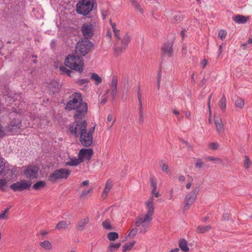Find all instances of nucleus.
<instances>
[{
    "instance_id": "nucleus-34",
    "label": "nucleus",
    "mask_w": 252,
    "mask_h": 252,
    "mask_svg": "<svg viewBox=\"0 0 252 252\" xmlns=\"http://www.w3.org/2000/svg\"><path fill=\"white\" fill-rule=\"evenodd\" d=\"M60 70L62 72V73L66 74L68 76L71 77V74L72 73H73V71H71V70L67 69V68H66L65 67H64L63 66H60Z\"/></svg>"
},
{
    "instance_id": "nucleus-37",
    "label": "nucleus",
    "mask_w": 252,
    "mask_h": 252,
    "mask_svg": "<svg viewBox=\"0 0 252 252\" xmlns=\"http://www.w3.org/2000/svg\"><path fill=\"white\" fill-rule=\"evenodd\" d=\"M118 85V77L117 76H113L112 77V82L111 84V89L117 88Z\"/></svg>"
},
{
    "instance_id": "nucleus-15",
    "label": "nucleus",
    "mask_w": 252,
    "mask_h": 252,
    "mask_svg": "<svg viewBox=\"0 0 252 252\" xmlns=\"http://www.w3.org/2000/svg\"><path fill=\"white\" fill-rule=\"evenodd\" d=\"M94 154V152L92 149H82L80 150L78 157L80 158L83 162L85 159L88 160H90L92 156Z\"/></svg>"
},
{
    "instance_id": "nucleus-29",
    "label": "nucleus",
    "mask_w": 252,
    "mask_h": 252,
    "mask_svg": "<svg viewBox=\"0 0 252 252\" xmlns=\"http://www.w3.org/2000/svg\"><path fill=\"white\" fill-rule=\"evenodd\" d=\"M218 105L220 109L224 111L226 108V98L225 95L223 94V96L221 99L219 101Z\"/></svg>"
},
{
    "instance_id": "nucleus-33",
    "label": "nucleus",
    "mask_w": 252,
    "mask_h": 252,
    "mask_svg": "<svg viewBox=\"0 0 252 252\" xmlns=\"http://www.w3.org/2000/svg\"><path fill=\"white\" fill-rule=\"evenodd\" d=\"M135 244V241H133L128 244H126L123 247V252L130 251Z\"/></svg>"
},
{
    "instance_id": "nucleus-52",
    "label": "nucleus",
    "mask_w": 252,
    "mask_h": 252,
    "mask_svg": "<svg viewBox=\"0 0 252 252\" xmlns=\"http://www.w3.org/2000/svg\"><path fill=\"white\" fill-rule=\"evenodd\" d=\"M112 89V91H111V94H112V101H114V100L115 99V97H116V94H117V88H113V89Z\"/></svg>"
},
{
    "instance_id": "nucleus-16",
    "label": "nucleus",
    "mask_w": 252,
    "mask_h": 252,
    "mask_svg": "<svg viewBox=\"0 0 252 252\" xmlns=\"http://www.w3.org/2000/svg\"><path fill=\"white\" fill-rule=\"evenodd\" d=\"M173 41L165 42L161 48L162 53L167 54L169 57H172L173 55Z\"/></svg>"
},
{
    "instance_id": "nucleus-3",
    "label": "nucleus",
    "mask_w": 252,
    "mask_h": 252,
    "mask_svg": "<svg viewBox=\"0 0 252 252\" xmlns=\"http://www.w3.org/2000/svg\"><path fill=\"white\" fill-rule=\"evenodd\" d=\"M64 64L69 68L80 73L83 71L84 62L82 57L73 54L68 55L65 59Z\"/></svg>"
},
{
    "instance_id": "nucleus-61",
    "label": "nucleus",
    "mask_w": 252,
    "mask_h": 252,
    "mask_svg": "<svg viewBox=\"0 0 252 252\" xmlns=\"http://www.w3.org/2000/svg\"><path fill=\"white\" fill-rule=\"evenodd\" d=\"M179 181L181 182H183L185 180V177L183 175H180L179 177Z\"/></svg>"
},
{
    "instance_id": "nucleus-6",
    "label": "nucleus",
    "mask_w": 252,
    "mask_h": 252,
    "mask_svg": "<svg viewBox=\"0 0 252 252\" xmlns=\"http://www.w3.org/2000/svg\"><path fill=\"white\" fill-rule=\"evenodd\" d=\"M87 123L85 120L75 119V121L69 125V130L75 137H79L87 130Z\"/></svg>"
},
{
    "instance_id": "nucleus-1",
    "label": "nucleus",
    "mask_w": 252,
    "mask_h": 252,
    "mask_svg": "<svg viewBox=\"0 0 252 252\" xmlns=\"http://www.w3.org/2000/svg\"><path fill=\"white\" fill-rule=\"evenodd\" d=\"M65 109L69 110H74V118L82 119L85 117L88 111L87 103L83 102L82 95L79 93H74L69 97Z\"/></svg>"
},
{
    "instance_id": "nucleus-22",
    "label": "nucleus",
    "mask_w": 252,
    "mask_h": 252,
    "mask_svg": "<svg viewBox=\"0 0 252 252\" xmlns=\"http://www.w3.org/2000/svg\"><path fill=\"white\" fill-rule=\"evenodd\" d=\"M46 186V183L44 181H39L33 185V188L36 190H41Z\"/></svg>"
},
{
    "instance_id": "nucleus-35",
    "label": "nucleus",
    "mask_w": 252,
    "mask_h": 252,
    "mask_svg": "<svg viewBox=\"0 0 252 252\" xmlns=\"http://www.w3.org/2000/svg\"><path fill=\"white\" fill-rule=\"evenodd\" d=\"M102 226L106 229L111 230L112 229V226L111 225L110 221L109 220L107 219L102 222Z\"/></svg>"
},
{
    "instance_id": "nucleus-11",
    "label": "nucleus",
    "mask_w": 252,
    "mask_h": 252,
    "mask_svg": "<svg viewBox=\"0 0 252 252\" xmlns=\"http://www.w3.org/2000/svg\"><path fill=\"white\" fill-rule=\"evenodd\" d=\"M21 121L19 119H13L10 122L7 126V130L11 133L12 135L18 134L22 131Z\"/></svg>"
},
{
    "instance_id": "nucleus-60",
    "label": "nucleus",
    "mask_w": 252,
    "mask_h": 252,
    "mask_svg": "<svg viewBox=\"0 0 252 252\" xmlns=\"http://www.w3.org/2000/svg\"><path fill=\"white\" fill-rule=\"evenodd\" d=\"M185 116L187 117V118L189 119H190V113L189 111H187L185 112Z\"/></svg>"
},
{
    "instance_id": "nucleus-31",
    "label": "nucleus",
    "mask_w": 252,
    "mask_h": 252,
    "mask_svg": "<svg viewBox=\"0 0 252 252\" xmlns=\"http://www.w3.org/2000/svg\"><path fill=\"white\" fill-rule=\"evenodd\" d=\"M150 184L151 187L153 188L152 190V194L155 193L156 190H157V183L156 178L154 177H151L150 178Z\"/></svg>"
},
{
    "instance_id": "nucleus-63",
    "label": "nucleus",
    "mask_w": 252,
    "mask_h": 252,
    "mask_svg": "<svg viewBox=\"0 0 252 252\" xmlns=\"http://www.w3.org/2000/svg\"><path fill=\"white\" fill-rule=\"evenodd\" d=\"M95 129V126L92 127L89 130H88V132H91V133L93 135V133L94 132Z\"/></svg>"
},
{
    "instance_id": "nucleus-48",
    "label": "nucleus",
    "mask_w": 252,
    "mask_h": 252,
    "mask_svg": "<svg viewBox=\"0 0 252 252\" xmlns=\"http://www.w3.org/2000/svg\"><path fill=\"white\" fill-rule=\"evenodd\" d=\"M137 94V97H138V103H142V95H141V89H140V87H138Z\"/></svg>"
},
{
    "instance_id": "nucleus-30",
    "label": "nucleus",
    "mask_w": 252,
    "mask_h": 252,
    "mask_svg": "<svg viewBox=\"0 0 252 252\" xmlns=\"http://www.w3.org/2000/svg\"><path fill=\"white\" fill-rule=\"evenodd\" d=\"M139 122L140 124H142L144 122V116H143V105L142 103H139Z\"/></svg>"
},
{
    "instance_id": "nucleus-10",
    "label": "nucleus",
    "mask_w": 252,
    "mask_h": 252,
    "mask_svg": "<svg viewBox=\"0 0 252 252\" xmlns=\"http://www.w3.org/2000/svg\"><path fill=\"white\" fill-rule=\"evenodd\" d=\"M23 174L30 180L36 179L38 177L39 168L35 165H29L23 167Z\"/></svg>"
},
{
    "instance_id": "nucleus-42",
    "label": "nucleus",
    "mask_w": 252,
    "mask_h": 252,
    "mask_svg": "<svg viewBox=\"0 0 252 252\" xmlns=\"http://www.w3.org/2000/svg\"><path fill=\"white\" fill-rule=\"evenodd\" d=\"M137 232H138V229L136 227L133 228V229H131L130 232L129 233L128 236L130 238H132L136 235Z\"/></svg>"
},
{
    "instance_id": "nucleus-58",
    "label": "nucleus",
    "mask_w": 252,
    "mask_h": 252,
    "mask_svg": "<svg viewBox=\"0 0 252 252\" xmlns=\"http://www.w3.org/2000/svg\"><path fill=\"white\" fill-rule=\"evenodd\" d=\"M89 184V180H86L83 181L81 185V187L83 186H87Z\"/></svg>"
},
{
    "instance_id": "nucleus-56",
    "label": "nucleus",
    "mask_w": 252,
    "mask_h": 252,
    "mask_svg": "<svg viewBox=\"0 0 252 252\" xmlns=\"http://www.w3.org/2000/svg\"><path fill=\"white\" fill-rule=\"evenodd\" d=\"M109 191H110L109 189H107L105 188V189H104V190H103V192L102 193V197L106 198L107 196Z\"/></svg>"
},
{
    "instance_id": "nucleus-55",
    "label": "nucleus",
    "mask_w": 252,
    "mask_h": 252,
    "mask_svg": "<svg viewBox=\"0 0 252 252\" xmlns=\"http://www.w3.org/2000/svg\"><path fill=\"white\" fill-rule=\"evenodd\" d=\"M7 214L3 212H1L0 213V220H6L8 219Z\"/></svg>"
},
{
    "instance_id": "nucleus-54",
    "label": "nucleus",
    "mask_w": 252,
    "mask_h": 252,
    "mask_svg": "<svg viewBox=\"0 0 252 252\" xmlns=\"http://www.w3.org/2000/svg\"><path fill=\"white\" fill-rule=\"evenodd\" d=\"M105 188L109 189L110 190H111V189H112V182L110 180H108L106 183V185H105Z\"/></svg>"
},
{
    "instance_id": "nucleus-40",
    "label": "nucleus",
    "mask_w": 252,
    "mask_h": 252,
    "mask_svg": "<svg viewBox=\"0 0 252 252\" xmlns=\"http://www.w3.org/2000/svg\"><path fill=\"white\" fill-rule=\"evenodd\" d=\"M212 96V94H211L210 96L208 98V106L209 108V117L208 118V122L210 124H212V120H211V106H210V101L211 99Z\"/></svg>"
},
{
    "instance_id": "nucleus-47",
    "label": "nucleus",
    "mask_w": 252,
    "mask_h": 252,
    "mask_svg": "<svg viewBox=\"0 0 252 252\" xmlns=\"http://www.w3.org/2000/svg\"><path fill=\"white\" fill-rule=\"evenodd\" d=\"M205 159L206 160H209V161H215L221 162V160L220 158H215L214 157H207Z\"/></svg>"
},
{
    "instance_id": "nucleus-18",
    "label": "nucleus",
    "mask_w": 252,
    "mask_h": 252,
    "mask_svg": "<svg viewBox=\"0 0 252 252\" xmlns=\"http://www.w3.org/2000/svg\"><path fill=\"white\" fill-rule=\"evenodd\" d=\"M82 162V160L78 157L77 158L75 157L70 158L69 160L65 162V166H76Z\"/></svg>"
},
{
    "instance_id": "nucleus-20",
    "label": "nucleus",
    "mask_w": 252,
    "mask_h": 252,
    "mask_svg": "<svg viewBox=\"0 0 252 252\" xmlns=\"http://www.w3.org/2000/svg\"><path fill=\"white\" fill-rule=\"evenodd\" d=\"M211 229L210 225H199L197 227L196 232L198 233H204L209 231Z\"/></svg>"
},
{
    "instance_id": "nucleus-7",
    "label": "nucleus",
    "mask_w": 252,
    "mask_h": 252,
    "mask_svg": "<svg viewBox=\"0 0 252 252\" xmlns=\"http://www.w3.org/2000/svg\"><path fill=\"white\" fill-rule=\"evenodd\" d=\"M93 45L89 39L81 38L75 46V52L78 55L85 56L89 53Z\"/></svg>"
},
{
    "instance_id": "nucleus-27",
    "label": "nucleus",
    "mask_w": 252,
    "mask_h": 252,
    "mask_svg": "<svg viewBox=\"0 0 252 252\" xmlns=\"http://www.w3.org/2000/svg\"><path fill=\"white\" fill-rule=\"evenodd\" d=\"M49 88L53 93L58 92L60 90L59 84L56 82H51L50 84Z\"/></svg>"
},
{
    "instance_id": "nucleus-14",
    "label": "nucleus",
    "mask_w": 252,
    "mask_h": 252,
    "mask_svg": "<svg viewBox=\"0 0 252 252\" xmlns=\"http://www.w3.org/2000/svg\"><path fill=\"white\" fill-rule=\"evenodd\" d=\"M79 137V141L84 147H89L91 146L93 142V135L91 132H88L87 130L82 133Z\"/></svg>"
},
{
    "instance_id": "nucleus-59",
    "label": "nucleus",
    "mask_w": 252,
    "mask_h": 252,
    "mask_svg": "<svg viewBox=\"0 0 252 252\" xmlns=\"http://www.w3.org/2000/svg\"><path fill=\"white\" fill-rule=\"evenodd\" d=\"M112 119H113V116L111 114H109L108 117H107V123L108 122H111L112 121Z\"/></svg>"
},
{
    "instance_id": "nucleus-38",
    "label": "nucleus",
    "mask_w": 252,
    "mask_h": 252,
    "mask_svg": "<svg viewBox=\"0 0 252 252\" xmlns=\"http://www.w3.org/2000/svg\"><path fill=\"white\" fill-rule=\"evenodd\" d=\"M252 162L250 159L249 157L248 156H245V160L244 163V167L248 169L251 165Z\"/></svg>"
},
{
    "instance_id": "nucleus-19",
    "label": "nucleus",
    "mask_w": 252,
    "mask_h": 252,
    "mask_svg": "<svg viewBox=\"0 0 252 252\" xmlns=\"http://www.w3.org/2000/svg\"><path fill=\"white\" fill-rule=\"evenodd\" d=\"M179 246L181 250L184 252L189 251V248L188 246V242L185 239H181L179 241Z\"/></svg>"
},
{
    "instance_id": "nucleus-28",
    "label": "nucleus",
    "mask_w": 252,
    "mask_h": 252,
    "mask_svg": "<svg viewBox=\"0 0 252 252\" xmlns=\"http://www.w3.org/2000/svg\"><path fill=\"white\" fill-rule=\"evenodd\" d=\"M107 237L109 241H114L119 238V235L117 232H110L107 234Z\"/></svg>"
},
{
    "instance_id": "nucleus-39",
    "label": "nucleus",
    "mask_w": 252,
    "mask_h": 252,
    "mask_svg": "<svg viewBox=\"0 0 252 252\" xmlns=\"http://www.w3.org/2000/svg\"><path fill=\"white\" fill-rule=\"evenodd\" d=\"M132 5L135 7L141 13H143V10L138 2L134 0H132Z\"/></svg>"
},
{
    "instance_id": "nucleus-25",
    "label": "nucleus",
    "mask_w": 252,
    "mask_h": 252,
    "mask_svg": "<svg viewBox=\"0 0 252 252\" xmlns=\"http://www.w3.org/2000/svg\"><path fill=\"white\" fill-rule=\"evenodd\" d=\"M39 245L46 250H50L52 248L51 243L47 240L44 241L43 242H40L39 243Z\"/></svg>"
},
{
    "instance_id": "nucleus-43",
    "label": "nucleus",
    "mask_w": 252,
    "mask_h": 252,
    "mask_svg": "<svg viewBox=\"0 0 252 252\" xmlns=\"http://www.w3.org/2000/svg\"><path fill=\"white\" fill-rule=\"evenodd\" d=\"M226 35V32L224 30H220L218 34V36L221 38V40L225 39Z\"/></svg>"
},
{
    "instance_id": "nucleus-9",
    "label": "nucleus",
    "mask_w": 252,
    "mask_h": 252,
    "mask_svg": "<svg viewBox=\"0 0 252 252\" xmlns=\"http://www.w3.org/2000/svg\"><path fill=\"white\" fill-rule=\"evenodd\" d=\"M200 189L199 187H196L192 189L191 191L189 192L185 198V205L184 207V210L186 211L188 210L190 206L193 203L196 199L197 194L199 191Z\"/></svg>"
},
{
    "instance_id": "nucleus-2",
    "label": "nucleus",
    "mask_w": 252,
    "mask_h": 252,
    "mask_svg": "<svg viewBox=\"0 0 252 252\" xmlns=\"http://www.w3.org/2000/svg\"><path fill=\"white\" fill-rule=\"evenodd\" d=\"M154 204L153 197H151L145 202L147 210L146 214L135 219L134 224L136 227H139V233L141 234H145L151 226L155 210Z\"/></svg>"
},
{
    "instance_id": "nucleus-50",
    "label": "nucleus",
    "mask_w": 252,
    "mask_h": 252,
    "mask_svg": "<svg viewBox=\"0 0 252 252\" xmlns=\"http://www.w3.org/2000/svg\"><path fill=\"white\" fill-rule=\"evenodd\" d=\"M89 82V80L88 79H80L77 81V84L78 85L81 86L83 84H86Z\"/></svg>"
},
{
    "instance_id": "nucleus-51",
    "label": "nucleus",
    "mask_w": 252,
    "mask_h": 252,
    "mask_svg": "<svg viewBox=\"0 0 252 252\" xmlns=\"http://www.w3.org/2000/svg\"><path fill=\"white\" fill-rule=\"evenodd\" d=\"M92 191V189H91L89 190H84L83 191H82L81 192V195H80V197H85V196H86L88 193L91 192Z\"/></svg>"
},
{
    "instance_id": "nucleus-36",
    "label": "nucleus",
    "mask_w": 252,
    "mask_h": 252,
    "mask_svg": "<svg viewBox=\"0 0 252 252\" xmlns=\"http://www.w3.org/2000/svg\"><path fill=\"white\" fill-rule=\"evenodd\" d=\"M235 105L236 107H239L242 109L244 106V100L242 98L239 97L235 101Z\"/></svg>"
},
{
    "instance_id": "nucleus-62",
    "label": "nucleus",
    "mask_w": 252,
    "mask_h": 252,
    "mask_svg": "<svg viewBox=\"0 0 252 252\" xmlns=\"http://www.w3.org/2000/svg\"><path fill=\"white\" fill-rule=\"evenodd\" d=\"M187 52V47L186 45L182 46V53L186 54Z\"/></svg>"
},
{
    "instance_id": "nucleus-49",
    "label": "nucleus",
    "mask_w": 252,
    "mask_h": 252,
    "mask_svg": "<svg viewBox=\"0 0 252 252\" xmlns=\"http://www.w3.org/2000/svg\"><path fill=\"white\" fill-rule=\"evenodd\" d=\"M5 169V164L2 160L0 159V175L4 172Z\"/></svg>"
},
{
    "instance_id": "nucleus-24",
    "label": "nucleus",
    "mask_w": 252,
    "mask_h": 252,
    "mask_svg": "<svg viewBox=\"0 0 252 252\" xmlns=\"http://www.w3.org/2000/svg\"><path fill=\"white\" fill-rule=\"evenodd\" d=\"M233 20L239 24H243L247 22L248 19L244 16L238 15L233 17Z\"/></svg>"
},
{
    "instance_id": "nucleus-4",
    "label": "nucleus",
    "mask_w": 252,
    "mask_h": 252,
    "mask_svg": "<svg viewBox=\"0 0 252 252\" xmlns=\"http://www.w3.org/2000/svg\"><path fill=\"white\" fill-rule=\"evenodd\" d=\"M115 36L118 39L114 45L115 54L119 55L126 49L130 41V37L128 33H126L123 38L121 39L120 36V30H116L113 31Z\"/></svg>"
},
{
    "instance_id": "nucleus-53",
    "label": "nucleus",
    "mask_w": 252,
    "mask_h": 252,
    "mask_svg": "<svg viewBox=\"0 0 252 252\" xmlns=\"http://www.w3.org/2000/svg\"><path fill=\"white\" fill-rule=\"evenodd\" d=\"M219 147V145L217 143L212 142L210 144V148L212 150H217Z\"/></svg>"
},
{
    "instance_id": "nucleus-13",
    "label": "nucleus",
    "mask_w": 252,
    "mask_h": 252,
    "mask_svg": "<svg viewBox=\"0 0 252 252\" xmlns=\"http://www.w3.org/2000/svg\"><path fill=\"white\" fill-rule=\"evenodd\" d=\"M81 31L84 36L83 38L88 39V38L92 37L94 34V25L93 23H85L82 25Z\"/></svg>"
},
{
    "instance_id": "nucleus-32",
    "label": "nucleus",
    "mask_w": 252,
    "mask_h": 252,
    "mask_svg": "<svg viewBox=\"0 0 252 252\" xmlns=\"http://www.w3.org/2000/svg\"><path fill=\"white\" fill-rule=\"evenodd\" d=\"M91 78L95 81L96 85H99L102 81L101 78L96 73H92Z\"/></svg>"
},
{
    "instance_id": "nucleus-41",
    "label": "nucleus",
    "mask_w": 252,
    "mask_h": 252,
    "mask_svg": "<svg viewBox=\"0 0 252 252\" xmlns=\"http://www.w3.org/2000/svg\"><path fill=\"white\" fill-rule=\"evenodd\" d=\"M204 165V162L201 159H197V161L195 164V167L197 168H200L202 167Z\"/></svg>"
},
{
    "instance_id": "nucleus-23",
    "label": "nucleus",
    "mask_w": 252,
    "mask_h": 252,
    "mask_svg": "<svg viewBox=\"0 0 252 252\" xmlns=\"http://www.w3.org/2000/svg\"><path fill=\"white\" fill-rule=\"evenodd\" d=\"M89 218H86L85 219H82L77 224L78 229L80 230H82L84 229V227L89 222Z\"/></svg>"
},
{
    "instance_id": "nucleus-57",
    "label": "nucleus",
    "mask_w": 252,
    "mask_h": 252,
    "mask_svg": "<svg viewBox=\"0 0 252 252\" xmlns=\"http://www.w3.org/2000/svg\"><path fill=\"white\" fill-rule=\"evenodd\" d=\"M208 61L206 59H204L201 63V65L203 68H204L207 64Z\"/></svg>"
},
{
    "instance_id": "nucleus-26",
    "label": "nucleus",
    "mask_w": 252,
    "mask_h": 252,
    "mask_svg": "<svg viewBox=\"0 0 252 252\" xmlns=\"http://www.w3.org/2000/svg\"><path fill=\"white\" fill-rule=\"evenodd\" d=\"M68 224L65 221L61 220L60 221L56 226V229H67Z\"/></svg>"
},
{
    "instance_id": "nucleus-17",
    "label": "nucleus",
    "mask_w": 252,
    "mask_h": 252,
    "mask_svg": "<svg viewBox=\"0 0 252 252\" xmlns=\"http://www.w3.org/2000/svg\"><path fill=\"white\" fill-rule=\"evenodd\" d=\"M214 123L218 133L219 134L223 133L224 131V128L220 116L215 117Z\"/></svg>"
},
{
    "instance_id": "nucleus-44",
    "label": "nucleus",
    "mask_w": 252,
    "mask_h": 252,
    "mask_svg": "<svg viewBox=\"0 0 252 252\" xmlns=\"http://www.w3.org/2000/svg\"><path fill=\"white\" fill-rule=\"evenodd\" d=\"M7 181L5 179H0V189L1 190H4V187L6 185Z\"/></svg>"
},
{
    "instance_id": "nucleus-46",
    "label": "nucleus",
    "mask_w": 252,
    "mask_h": 252,
    "mask_svg": "<svg viewBox=\"0 0 252 252\" xmlns=\"http://www.w3.org/2000/svg\"><path fill=\"white\" fill-rule=\"evenodd\" d=\"M160 166H161L163 171L165 172L166 173L169 172V167L167 164L161 163H160Z\"/></svg>"
},
{
    "instance_id": "nucleus-45",
    "label": "nucleus",
    "mask_w": 252,
    "mask_h": 252,
    "mask_svg": "<svg viewBox=\"0 0 252 252\" xmlns=\"http://www.w3.org/2000/svg\"><path fill=\"white\" fill-rule=\"evenodd\" d=\"M109 90L106 91V93L102 95L103 99L101 101V103L104 104L107 100V94L109 93Z\"/></svg>"
},
{
    "instance_id": "nucleus-64",
    "label": "nucleus",
    "mask_w": 252,
    "mask_h": 252,
    "mask_svg": "<svg viewBox=\"0 0 252 252\" xmlns=\"http://www.w3.org/2000/svg\"><path fill=\"white\" fill-rule=\"evenodd\" d=\"M170 199H173V189H170Z\"/></svg>"
},
{
    "instance_id": "nucleus-21",
    "label": "nucleus",
    "mask_w": 252,
    "mask_h": 252,
    "mask_svg": "<svg viewBox=\"0 0 252 252\" xmlns=\"http://www.w3.org/2000/svg\"><path fill=\"white\" fill-rule=\"evenodd\" d=\"M121 243H111L108 247L107 252H114L117 251L121 247Z\"/></svg>"
},
{
    "instance_id": "nucleus-8",
    "label": "nucleus",
    "mask_w": 252,
    "mask_h": 252,
    "mask_svg": "<svg viewBox=\"0 0 252 252\" xmlns=\"http://www.w3.org/2000/svg\"><path fill=\"white\" fill-rule=\"evenodd\" d=\"M70 174V171L65 168L57 169L50 174L48 180L51 182L55 183L58 180L67 179Z\"/></svg>"
},
{
    "instance_id": "nucleus-12",
    "label": "nucleus",
    "mask_w": 252,
    "mask_h": 252,
    "mask_svg": "<svg viewBox=\"0 0 252 252\" xmlns=\"http://www.w3.org/2000/svg\"><path fill=\"white\" fill-rule=\"evenodd\" d=\"M32 185L31 181L22 180L17 182L10 186V188L14 191H21L25 189H29Z\"/></svg>"
},
{
    "instance_id": "nucleus-5",
    "label": "nucleus",
    "mask_w": 252,
    "mask_h": 252,
    "mask_svg": "<svg viewBox=\"0 0 252 252\" xmlns=\"http://www.w3.org/2000/svg\"><path fill=\"white\" fill-rule=\"evenodd\" d=\"M96 5L95 0H80L76 4L77 13L84 16L89 14Z\"/></svg>"
}]
</instances>
